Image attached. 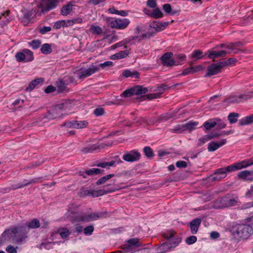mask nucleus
I'll use <instances>...</instances> for the list:
<instances>
[{
    "instance_id": "obj_1",
    "label": "nucleus",
    "mask_w": 253,
    "mask_h": 253,
    "mask_svg": "<svg viewBox=\"0 0 253 253\" xmlns=\"http://www.w3.org/2000/svg\"><path fill=\"white\" fill-rule=\"evenodd\" d=\"M28 231L25 225H17L6 229L0 237V246L8 242L20 244L28 237Z\"/></svg>"
},
{
    "instance_id": "obj_2",
    "label": "nucleus",
    "mask_w": 253,
    "mask_h": 253,
    "mask_svg": "<svg viewBox=\"0 0 253 253\" xmlns=\"http://www.w3.org/2000/svg\"><path fill=\"white\" fill-rule=\"evenodd\" d=\"M231 232L234 238L239 241L250 237L253 233V229L249 224H239L233 226Z\"/></svg>"
},
{
    "instance_id": "obj_3",
    "label": "nucleus",
    "mask_w": 253,
    "mask_h": 253,
    "mask_svg": "<svg viewBox=\"0 0 253 253\" xmlns=\"http://www.w3.org/2000/svg\"><path fill=\"white\" fill-rule=\"evenodd\" d=\"M113 65V63L112 61H105L103 63H100L98 66H95L92 64L88 68H82L77 70L75 73L79 79H84L94 73L98 72L99 67L104 69L107 67H112Z\"/></svg>"
},
{
    "instance_id": "obj_4",
    "label": "nucleus",
    "mask_w": 253,
    "mask_h": 253,
    "mask_svg": "<svg viewBox=\"0 0 253 253\" xmlns=\"http://www.w3.org/2000/svg\"><path fill=\"white\" fill-rule=\"evenodd\" d=\"M181 242L180 237H176L171 241L168 240V241L161 244L157 247V251H159L158 253H165L170 249L177 246Z\"/></svg>"
},
{
    "instance_id": "obj_5",
    "label": "nucleus",
    "mask_w": 253,
    "mask_h": 253,
    "mask_svg": "<svg viewBox=\"0 0 253 253\" xmlns=\"http://www.w3.org/2000/svg\"><path fill=\"white\" fill-rule=\"evenodd\" d=\"M42 2L38 5L41 8L40 13H44L57 7L60 0H42Z\"/></svg>"
},
{
    "instance_id": "obj_6",
    "label": "nucleus",
    "mask_w": 253,
    "mask_h": 253,
    "mask_svg": "<svg viewBox=\"0 0 253 253\" xmlns=\"http://www.w3.org/2000/svg\"><path fill=\"white\" fill-rule=\"evenodd\" d=\"M142 243L137 238H131L126 241V243L122 246V249L126 252L130 251L135 248L141 247Z\"/></svg>"
},
{
    "instance_id": "obj_7",
    "label": "nucleus",
    "mask_w": 253,
    "mask_h": 253,
    "mask_svg": "<svg viewBox=\"0 0 253 253\" xmlns=\"http://www.w3.org/2000/svg\"><path fill=\"white\" fill-rule=\"evenodd\" d=\"M140 158L141 154L135 149L126 152L123 156V160L127 162H137Z\"/></svg>"
},
{
    "instance_id": "obj_8",
    "label": "nucleus",
    "mask_w": 253,
    "mask_h": 253,
    "mask_svg": "<svg viewBox=\"0 0 253 253\" xmlns=\"http://www.w3.org/2000/svg\"><path fill=\"white\" fill-rule=\"evenodd\" d=\"M130 21L127 18H118L110 22V27L112 28L123 30L126 29L129 24Z\"/></svg>"
},
{
    "instance_id": "obj_9",
    "label": "nucleus",
    "mask_w": 253,
    "mask_h": 253,
    "mask_svg": "<svg viewBox=\"0 0 253 253\" xmlns=\"http://www.w3.org/2000/svg\"><path fill=\"white\" fill-rule=\"evenodd\" d=\"M113 144V142H108L104 143H101L99 145L93 144L89 145L87 146L84 147L81 149V152L84 154L88 153H92L94 151L104 148L106 146H111Z\"/></svg>"
},
{
    "instance_id": "obj_10",
    "label": "nucleus",
    "mask_w": 253,
    "mask_h": 253,
    "mask_svg": "<svg viewBox=\"0 0 253 253\" xmlns=\"http://www.w3.org/2000/svg\"><path fill=\"white\" fill-rule=\"evenodd\" d=\"M222 63L218 62L216 63H212L208 67V72L206 73V77H211L216 75L221 72V69L223 67Z\"/></svg>"
},
{
    "instance_id": "obj_11",
    "label": "nucleus",
    "mask_w": 253,
    "mask_h": 253,
    "mask_svg": "<svg viewBox=\"0 0 253 253\" xmlns=\"http://www.w3.org/2000/svg\"><path fill=\"white\" fill-rule=\"evenodd\" d=\"M253 164V163L249 161H244L240 163H235L225 167L227 172L236 171L242 168H246Z\"/></svg>"
},
{
    "instance_id": "obj_12",
    "label": "nucleus",
    "mask_w": 253,
    "mask_h": 253,
    "mask_svg": "<svg viewBox=\"0 0 253 253\" xmlns=\"http://www.w3.org/2000/svg\"><path fill=\"white\" fill-rule=\"evenodd\" d=\"M173 53L168 52L164 54L160 58V61L162 64L166 67H170L174 66V61L173 58Z\"/></svg>"
},
{
    "instance_id": "obj_13",
    "label": "nucleus",
    "mask_w": 253,
    "mask_h": 253,
    "mask_svg": "<svg viewBox=\"0 0 253 253\" xmlns=\"http://www.w3.org/2000/svg\"><path fill=\"white\" fill-rule=\"evenodd\" d=\"M252 96L249 94H240L239 96H234L225 99L224 102L228 103H239L242 100H245L251 98Z\"/></svg>"
},
{
    "instance_id": "obj_14",
    "label": "nucleus",
    "mask_w": 253,
    "mask_h": 253,
    "mask_svg": "<svg viewBox=\"0 0 253 253\" xmlns=\"http://www.w3.org/2000/svg\"><path fill=\"white\" fill-rule=\"evenodd\" d=\"M226 170L225 168H222L216 169L214 173L209 177L210 180L212 181L219 180L226 176Z\"/></svg>"
},
{
    "instance_id": "obj_15",
    "label": "nucleus",
    "mask_w": 253,
    "mask_h": 253,
    "mask_svg": "<svg viewBox=\"0 0 253 253\" xmlns=\"http://www.w3.org/2000/svg\"><path fill=\"white\" fill-rule=\"evenodd\" d=\"M226 142V139H222L220 142L211 141L208 144V150L209 152L214 151L225 144Z\"/></svg>"
},
{
    "instance_id": "obj_16",
    "label": "nucleus",
    "mask_w": 253,
    "mask_h": 253,
    "mask_svg": "<svg viewBox=\"0 0 253 253\" xmlns=\"http://www.w3.org/2000/svg\"><path fill=\"white\" fill-rule=\"evenodd\" d=\"M204 66L201 65L191 66L190 67L186 68L183 70L182 73L180 75L181 76H186L189 74H193L196 72L203 70Z\"/></svg>"
},
{
    "instance_id": "obj_17",
    "label": "nucleus",
    "mask_w": 253,
    "mask_h": 253,
    "mask_svg": "<svg viewBox=\"0 0 253 253\" xmlns=\"http://www.w3.org/2000/svg\"><path fill=\"white\" fill-rule=\"evenodd\" d=\"M60 110L57 106H56L54 108L50 109L44 118L49 120L54 119L60 117Z\"/></svg>"
},
{
    "instance_id": "obj_18",
    "label": "nucleus",
    "mask_w": 253,
    "mask_h": 253,
    "mask_svg": "<svg viewBox=\"0 0 253 253\" xmlns=\"http://www.w3.org/2000/svg\"><path fill=\"white\" fill-rule=\"evenodd\" d=\"M201 222L202 219L201 218H196L190 222V230L192 234H195L197 233Z\"/></svg>"
},
{
    "instance_id": "obj_19",
    "label": "nucleus",
    "mask_w": 253,
    "mask_h": 253,
    "mask_svg": "<svg viewBox=\"0 0 253 253\" xmlns=\"http://www.w3.org/2000/svg\"><path fill=\"white\" fill-rule=\"evenodd\" d=\"M238 176L239 178L243 180L253 181V171L243 170L238 173Z\"/></svg>"
},
{
    "instance_id": "obj_20",
    "label": "nucleus",
    "mask_w": 253,
    "mask_h": 253,
    "mask_svg": "<svg viewBox=\"0 0 253 253\" xmlns=\"http://www.w3.org/2000/svg\"><path fill=\"white\" fill-rule=\"evenodd\" d=\"M222 203L224 207H229L239 205H240V202L239 201L238 197L233 199H229L228 198H225L222 200Z\"/></svg>"
},
{
    "instance_id": "obj_21",
    "label": "nucleus",
    "mask_w": 253,
    "mask_h": 253,
    "mask_svg": "<svg viewBox=\"0 0 253 253\" xmlns=\"http://www.w3.org/2000/svg\"><path fill=\"white\" fill-rule=\"evenodd\" d=\"M208 53H209L208 57L210 59H212L217 58L219 57H224L227 53V52L225 50H220L219 51L208 50Z\"/></svg>"
},
{
    "instance_id": "obj_22",
    "label": "nucleus",
    "mask_w": 253,
    "mask_h": 253,
    "mask_svg": "<svg viewBox=\"0 0 253 253\" xmlns=\"http://www.w3.org/2000/svg\"><path fill=\"white\" fill-rule=\"evenodd\" d=\"M186 56L184 54H175L173 57L174 66L182 65L186 61Z\"/></svg>"
},
{
    "instance_id": "obj_23",
    "label": "nucleus",
    "mask_w": 253,
    "mask_h": 253,
    "mask_svg": "<svg viewBox=\"0 0 253 253\" xmlns=\"http://www.w3.org/2000/svg\"><path fill=\"white\" fill-rule=\"evenodd\" d=\"M74 1H71L63 5L61 9L60 14L63 16H67L69 14L73 9V4L72 3Z\"/></svg>"
},
{
    "instance_id": "obj_24",
    "label": "nucleus",
    "mask_w": 253,
    "mask_h": 253,
    "mask_svg": "<svg viewBox=\"0 0 253 253\" xmlns=\"http://www.w3.org/2000/svg\"><path fill=\"white\" fill-rule=\"evenodd\" d=\"M122 76L126 78L132 77L135 79L139 78L140 73L137 71H131L129 70H125L122 73Z\"/></svg>"
},
{
    "instance_id": "obj_25",
    "label": "nucleus",
    "mask_w": 253,
    "mask_h": 253,
    "mask_svg": "<svg viewBox=\"0 0 253 253\" xmlns=\"http://www.w3.org/2000/svg\"><path fill=\"white\" fill-rule=\"evenodd\" d=\"M43 82V79L42 78L36 79L30 83L28 86L26 87L25 90L27 91H32L35 88L37 85L40 83H42Z\"/></svg>"
},
{
    "instance_id": "obj_26",
    "label": "nucleus",
    "mask_w": 253,
    "mask_h": 253,
    "mask_svg": "<svg viewBox=\"0 0 253 253\" xmlns=\"http://www.w3.org/2000/svg\"><path fill=\"white\" fill-rule=\"evenodd\" d=\"M23 225H25L27 227V230L29 232V230L30 229H36L40 227V223L38 219L37 218H34L31 221H30L27 224H23Z\"/></svg>"
},
{
    "instance_id": "obj_27",
    "label": "nucleus",
    "mask_w": 253,
    "mask_h": 253,
    "mask_svg": "<svg viewBox=\"0 0 253 253\" xmlns=\"http://www.w3.org/2000/svg\"><path fill=\"white\" fill-rule=\"evenodd\" d=\"M253 124V114L242 118L239 121L240 126L249 125Z\"/></svg>"
},
{
    "instance_id": "obj_28",
    "label": "nucleus",
    "mask_w": 253,
    "mask_h": 253,
    "mask_svg": "<svg viewBox=\"0 0 253 253\" xmlns=\"http://www.w3.org/2000/svg\"><path fill=\"white\" fill-rule=\"evenodd\" d=\"M118 189L110 188V189H99L96 190V197L103 196L105 194H107L109 193H111L116 191H117Z\"/></svg>"
},
{
    "instance_id": "obj_29",
    "label": "nucleus",
    "mask_w": 253,
    "mask_h": 253,
    "mask_svg": "<svg viewBox=\"0 0 253 253\" xmlns=\"http://www.w3.org/2000/svg\"><path fill=\"white\" fill-rule=\"evenodd\" d=\"M134 95H141L147 93L148 89L141 85H135L132 87Z\"/></svg>"
},
{
    "instance_id": "obj_30",
    "label": "nucleus",
    "mask_w": 253,
    "mask_h": 253,
    "mask_svg": "<svg viewBox=\"0 0 253 253\" xmlns=\"http://www.w3.org/2000/svg\"><path fill=\"white\" fill-rule=\"evenodd\" d=\"M56 242H49L45 240L42 242L39 246V248L41 250L44 249L45 250H50L53 248Z\"/></svg>"
},
{
    "instance_id": "obj_31",
    "label": "nucleus",
    "mask_w": 253,
    "mask_h": 253,
    "mask_svg": "<svg viewBox=\"0 0 253 253\" xmlns=\"http://www.w3.org/2000/svg\"><path fill=\"white\" fill-rule=\"evenodd\" d=\"M86 174L93 175L98 174H104V170L98 168H92L84 171Z\"/></svg>"
},
{
    "instance_id": "obj_32",
    "label": "nucleus",
    "mask_w": 253,
    "mask_h": 253,
    "mask_svg": "<svg viewBox=\"0 0 253 253\" xmlns=\"http://www.w3.org/2000/svg\"><path fill=\"white\" fill-rule=\"evenodd\" d=\"M114 176L115 174L114 173L107 174L98 179L96 182V185L97 186L103 185L105 184L107 181Z\"/></svg>"
},
{
    "instance_id": "obj_33",
    "label": "nucleus",
    "mask_w": 253,
    "mask_h": 253,
    "mask_svg": "<svg viewBox=\"0 0 253 253\" xmlns=\"http://www.w3.org/2000/svg\"><path fill=\"white\" fill-rule=\"evenodd\" d=\"M82 214L78 212L71 211L69 217L72 222H80Z\"/></svg>"
},
{
    "instance_id": "obj_34",
    "label": "nucleus",
    "mask_w": 253,
    "mask_h": 253,
    "mask_svg": "<svg viewBox=\"0 0 253 253\" xmlns=\"http://www.w3.org/2000/svg\"><path fill=\"white\" fill-rule=\"evenodd\" d=\"M143 152L148 159H151L155 156L152 149L149 146H145L143 149Z\"/></svg>"
},
{
    "instance_id": "obj_35",
    "label": "nucleus",
    "mask_w": 253,
    "mask_h": 253,
    "mask_svg": "<svg viewBox=\"0 0 253 253\" xmlns=\"http://www.w3.org/2000/svg\"><path fill=\"white\" fill-rule=\"evenodd\" d=\"M207 53L203 55L202 51L200 49H197L194 50L191 55V58H195L196 60L201 59L203 58L205 56L207 55Z\"/></svg>"
},
{
    "instance_id": "obj_36",
    "label": "nucleus",
    "mask_w": 253,
    "mask_h": 253,
    "mask_svg": "<svg viewBox=\"0 0 253 253\" xmlns=\"http://www.w3.org/2000/svg\"><path fill=\"white\" fill-rule=\"evenodd\" d=\"M147 15L150 17H153L156 19H158L163 17V14L159 8H155L152 12L147 13Z\"/></svg>"
},
{
    "instance_id": "obj_37",
    "label": "nucleus",
    "mask_w": 253,
    "mask_h": 253,
    "mask_svg": "<svg viewBox=\"0 0 253 253\" xmlns=\"http://www.w3.org/2000/svg\"><path fill=\"white\" fill-rule=\"evenodd\" d=\"M80 219V222H88L94 220L93 213L90 214H82Z\"/></svg>"
},
{
    "instance_id": "obj_38",
    "label": "nucleus",
    "mask_w": 253,
    "mask_h": 253,
    "mask_svg": "<svg viewBox=\"0 0 253 253\" xmlns=\"http://www.w3.org/2000/svg\"><path fill=\"white\" fill-rule=\"evenodd\" d=\"M108 11L110 13L116 14L118 15H120L122 16H126L128 14V12L127 11L125 10H118L115 9L114 7L110 8L108 9Z\"/></svg>"
},
{
    "instance_id": "obj_39",
    "label": "nucleus",
    "mask_w": 253,
    "mask_h": 253,
    "mask_svg": "<svg viewBox=\"0 0 253 253\" xmlns=\"http://www.w3.org/2000/svg\"><path fill=\"white\" fill-rule=\"evenodd\" d=\"M23 52L25 57V62H30L33 60V53L28 49H24Z\"/></svg>"
},
{
    "instance_id": "obj_40",
    "label": "nucleus",
    "mask_w": 253,
    "mask_h": 253,
    "mask_svg": "<svg viewBox=\"0 0 253 253\" xmlns=\"http://www.w3.org/2000/svg\"><path fill=\"white\" fill-rule=\"evenodd\" d=\"M94 220L103 217H107L110 216V214L107 211L99 212H93Z\"/></svg>"
},
{
    "instance_id": "obj_41",
    "label": "nucleus",
    "mask_w": 253,
    "mask_h": 253,
    "mask_svg": "<svg viewBox=\"0 0 253 253\" xmlns=\"http://www.w3.org/2000/svg\"><path fill=\"white\" fill-rule=\"evenodd\" d=\"M216 125V123L215 122V120H214L213 119H211L205 122L203 125V126L206 128V129L210 130L211 128L214 127Z\"/></svg>"
},
{
    "instance_id": "obj_42",
    "label": "nucleus",
    "mask_w": 253,
    "mask_h": 253,
    "mask_svg": "<svg viewBox=\"0 0 253 253\" xmlns=\"http://www.w3.org/2000/svg\"><path fill=\"white\" fill-rule=\"evenodd\" d=\"M41 51L43 54H48L52 52V49L49 44L44 43L41 46Z\"/></svg>"
},
{
    "instance_id": "obj_43",
    "label": "nucleus",
    "mask_w": 253,
    "mask_h": 253,
    "mask_svg": "<svg viewBox=\"0 0 253 253\" xmlns=\"http://www.w3.org/2000/svg\"><path fill=\"white\" fill-rule=\"evenodd\" d=\"M58 233L63 239L67 238L70 235V232L67 228H61L59 229Z\"/></svg>"
},
{
    "instance_id": "obj_44",
    "label": "nucleus",
    "mask_w": 253,
    "mask_h": 253,
    "mask_svg": "<svg viewBox=\"0 0 253 253\" xmlns=\"http://www.w3.org/2000/svg\"><path fill=\"white\" fill-rule=\"evenodd\" d=\"M239 117V114L237 113H231L228 116V120L230 123L232 124L237 122L238 118Z\"/></svg>"
},
{
    "instance_id": "obj_45",
    "label": "nucleus",
    "mask_w": 253,
    "mask_h": 253,
    "mask_svg": "<svg viewBox=\"0 0 253 253\" xmlns=\"http://www.w3.org/2000/svg\"><path fill=\"white\" fill-rule=\"evenodd\" d=\"M198 124V122L191 121L188 123L185 124L184 126L185 127V130H188V131H191L192 130L195 129Z\"/></svg>"
},
{
    "instance_id": "obj_46",
    "label": "nucleus",
    "mask_w": 253,
    "mask_h": 253,
    "mask_svg": "<svg viewBox=\"0 0 253 253\" xmlns=\"http://www.w3.org/2000/svg\"><path fill=\"white\" fill-rule=\"evenodd\" d=\"M28 45L33 49L39 48L41 44V42L39 40H34L28 42Z\"/></svg>"
},
{
    "instance_id": "obj_47",
    "label": "nucleus",
    "mask_w": 253,
    "mask_h": 253,
    "mask_svg": "<svg viewBox=\"0 0 253 253\" xmlns=\"http://www.w3.org/2000/svg\"><path fill=\"white\" fill-rule=\"evenodd\" d=\"M105 189H110V188H114L118 189L117 191L121 190L122 188H125L126 187L123 188L121 187L118 184L115 183V180H114L113 183H107L106 185L103 186Z\"/></svg>"
},
{
    "instance_id": "obj_48",
    "label": "nucleus",
    "mask_w": 253,
    "mask_h": 253,
    "mask_svg": "<svg viewBox=\"0 0 253 253\" xmlns=\"http://www.w3.org/2000/svg\"><path fill=\"white\" fill-rule=\"evenodd\" d=\"M90 31H91L93 34H96L97 35H100L102 32V30L100 27L93 25L90 26Z\"/></svg>"
},
{
    "instance_id": "obj_49",
    "label": "nucleus",
    "mask_w": 253,
    "mask_h": 253,
    "mask_svg": "<svg viewBox=\"0 0 253 253\" xmlns=\"http://www.w3.org/2000/svg\"><path fill=\"white\" fill-rule=\"evenodd\" d=\"M134 95L133 92V88H130L125 90L121 94V96L122 97H128Z\"/></svg>"
},
{
    "instance_id": "obj_50",
    "label": "nucleus",
    "mask_w": 253,
    "mask_h": 253,
    "mask_svg": "<svg viewBox=\"0 0 253 253\" xmlns=\"http://www.w3.org/2000/svg\"><path fill=\"white\" fill-rule=\"evenodd\" d=\"M175 115V113L173 112L165 113L160 116V119L162 121H167L173 118Z\"/></svg>"
},
{
    "instance_id": "obj_51",
    "label": "nucleus",
    "mask_w": 253,
    "mask_h": 253,
    "mask_svg": "<svg viewBox=\"0 0 253 253\" xmlns=\"http://www.w3.org/2000/svg\"><path fill=\"white\" fill-rule=\"evenodd\" d=\"M76 128L78 129L85 128L87 126L88 124V122L86 121H76Z\"/></svg>"
},
{
    "instance_id": "obj_52",
    "label": "nucleus",
    "mask_w": 253,
    "mask_h": 253,
    "mask_svg": "<svg viewBox=\"0 0 253 253\" xmlns=\"http://www.w3.org/2000/svg\"><path fill=\"white\" fill-rule=\"evenodd\" d=\"M155 34V32H148L146 33L143 34L141 36H140V39H139L138 42H140V41L146 38L149 39L151 37L154 36Z\"/></svg>"
},
{
    "instance_id": "obj_53",
    "label": "nucleus",
    "mask_w": 253,
    "mask_h": 253,
    "mask_svg": "<svg viewBox=\"0 0 253 253\" xmlns=\"http://www.w3.org/2000/svg\"><path fill=\"white\" fill-rule=\"evenodd\" d=\"M163 10L167 13H171V15H174L176 13L175 11H171V7L170 4L166 3L163 5Z\"/></svg>"
},
{
    "instance_id": "obj_54",
    "label": "nucleus",
    "mask_w": 253,
    "mask_h": 253,
    "mask_svg": "<svg viewBox=\"0 0 253 253\" xmlns=\"http://www.w3.org/2000/svg\"><path fill=\"white\" fill-rule=\"evenodd\" d=\"M15 57L17 61L18 62H25V57L23 50L22 52H18L15 55Z\"/></svg>"
},
{
    "instance_id": "obj_55",
    "label": "nucleus",
    "mask_w": 253,
    "mask_h": 253,
    "mask_svg": "<svg viewBox=\"0 0 253 253\" xmlns=\"http://www.w3.org/2000/svg\"><path fill=\"white\" fill-rule=\"evenodd\" d=\"M94 231L93 225H89L84 229V233L85 235H91Z\"/></svg>"
},
{
    "instance_id": "obj_56",
    "label": "nucleus",
    "mask_w": 253,
    "mask_h": 253,
    "mask_svg": "<svg viewBox=\"0 0 253 253\" xmlns=\"http://www.w3.org/2000/svg\"><path fill=\"white\" fill-rule=\"evenodd\" d=\"M211 138L210 133H209L208 134L204 135L203 137L199 138V144L200 145H202L204 143H205L206 142H207L210 140H211Z\"/></svg>"
},
{
    "instance_id": "obj_57",
    "label": "nucleus",
    "mask_w": 253,
    "mask_h": 253,
    "mask_svg": "<svg viewBox=\"0 0 253 253\" xmlns=\"http://www.w3.org/2000/svg\"><path fill=\"white\" fill-rule=\"evenodd\" d=\"M33 15L32 11H27L24 13L23 21L25 22H29L32 18Z\"/></svg>"
},
{
    "instance_id": "obj_58",
    "label": "nucleus",
    "mask_w": 253,
    "mask_h": 253,
    "mask_svg": "<svg viewBox=\"0 0 253 253\" xmlns=\"http://www.w3.org/2000/svg\"><path fill=\"white\" fill-rule=\"evenodd\" d=\"M169 236L168 234L166 233H164L162 234V236L165 238V239L167 240H170L172 238H173L176 234L175 232L173 230H170L169 231Z\"/></svg>"
},
{
    "instance_id": "obj_59",
    "label": "nucleus",
    "mask_w": 253,
    "mask_h": 253,
    "mask_svg": "<svg viewBox=\"0 0 253 253\" xmlns=\"http://www.w3.org/2000/svg\"><path fill=\"white\" fill-rule=\"evenodd\" d=\"M237 61V59L234 58H230L226 61H220L221 63H222V65L223 67L226 66L227 65H231Z\"/></svg>"
},
{
    "instance_id": "obj_60",
    "label": "nucleus",
    "mask_w": 253,
    "mask_h": 253,
    "mask_svg": "<svg viewBox=\"0 0 253 253\" xmlns=\"http://www.w3.org/2000/svg\"><path fill=\"white\" fill-rule=\"evenodd\" d=\"M197 241V237L195 236H190L187 237L185 240V242L188 245H192Z\"/></svg>"
},
{
    "instance_id": "obj_61",
    "label": "nucleus",
    "mask_w": 253,
    "mask_h": 253,
    "mask_svg": "<svg viewBox=\"0 0 253 253\" xmlns=\"http://www.w3.org/2000/svg\"><path fill=\"white\" fill-rule=\"evenodd\" d=\"M169 87L168 85L165 84H162L161 85L158 86L157 89V91H158L160 95H161L166 90L169 89Z\"/></svg>"
},
{
    "instance_id": "obj_62",
    "label": "nucleus",
    "mask_w": 253,
    "mask_h": 253,
    "mask_svg": "<svg viewBox=\"0 0 253 253\" xmlns=\"http://www.w3.org/2000/svg\"><path fill=\"white\" fill-rule=\"evenodd\" d=\"M104 109L101 107L97 108L93 111V113L96 116H102L104 114Z\"/></svg>"
},
{
    "instance_id": "obj_63",
    "label": "nucleus",
    "mask_w": 253,
    "mask_h": 253,
    "mask_svg": "<svg viewBox=\"0 0 253 253\" xmlns=\"http://www.w3.org/2000/svg\"><path fill=\"white\" fill-rule=\"evenodd\" d=\"M169 24L168 22H159L158 31L160 32L164 30Z\"/></svg>"
},
{
    "instance_id": "obj_64",
    "label": "nucleus",
    "mask_w": 253,
    "mask_h": 253,
    "mask_svg": "<svg viewBox=\"0 0 253 253\" xmlns=\"http://www.w3.org/2000/svg\"><path fill=\"white\" fill-rule=\"evenodd\" d=\"M214 120H215V122L216 123V125L217 126V127L220 128L222 129L224 128L226 126V124L221 121V120L219 118H214Z\"/></svg>"
}]
</instances>
